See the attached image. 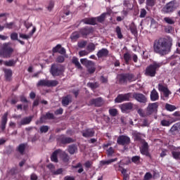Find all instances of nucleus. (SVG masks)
Masks as SVG:
<instances>
[{
    "label": "nucleus",
    "mask_w": 180,
    "mask_h": 180,
    "mask_svg": "<svg viewBox=\"0 0 180 180\" xmlns=\"http://www.w3.org/2000/svg\"><path fill=\"white\" fill-rule=\"evenodd\" d=\"M172 49V38L171 37H160L153 42V51L161 57L171 53Z\"/></svg>",
    "instance_id": "1"
},
{
    "label": "nucleus",
    "mask_w": 180,
    "mask_h": 180,
    "mask_svg": "<svg viewBox=\"0 0 180 180\" xmlns=\"http://www.w3.org/2000/svg\"><path fill=\"white\" fill-rule=\"evenodd\" d=\"M162 67V62H155L154 61L153 64L149 65L145 70L144 75L146 77H150L153 78L155 77L157 74V70Z\"/></svg>",
    "instance_id": "2"
},
{
    "label": "nucleus",
    "mask_w": 180,
    "mask_h": 180,
    "mask_svg": "<svg viewBox=\"0 0 180 180\" xmlns=\"http://www.w3.org/2000/svg\"><path fill=\"white\" fill-rule=\"evenodd\" d=\"M13 49L11 47L10 43H4L0 50V57L3 58H11L13 54Z\"/></svg>",
    "instance_id": "3"
},
{
    "label": "nucleus",
    "mask_w": 180,
    "mask_h": 180,
    "mask_svg": "<svg viewBox=\"0 0 180 180\" xmlns=\"http://www.w3.org/2000/svg\"><path fill=\"white\" fill-rule=\"evenodd\" d=\"M158 89L159 92L163 93V96H161V99L162 101H168L169 99V96L172 92L169 91V89H168V86L165 84L164 82H160L158 84Z\"/></svg>",
    "instance_id": "4"
},
{
    "label": "nucleus",
    "mask_w": 180,
    "mask_h": 180,
    "mask_svg": "<svg viewBox=\"0 0 180 180\" xmlns=\"http://www.w3.org/2000/svg\"><path fill=\"white\" fill-rule=\"evenodd\" d=\"M65 71V68L61 64L51 65L50 72L53 77H60L63 75Z\"/></svg>",
    "instance_id": "5"
},
{
    "label": "nucleus",
    "mask_w": 180,
    "mask_h": 180,
    "mask_svg": "<svg viewBox=\"0 0 180 180\" xmlns=\"http://www.w3.org/2000/svg\"><path fill=\"white\" fill-rule=\"evenodd\" d=\"M176 5V0H172L165 5L162 11L163 13L171 14L174 13L176 9H178V6Z\"/></svg>",
    "instance_id": "6"
},
{
    "label": "nucleus",
    "mask_w": 180,
    "mask_h": 180,
    "mask_svg": "<svg viewBox=\"0 0 180 180\" xmlns=\"http://www.w3.org/2000/svg\"><path fill=\"white\" fill-rule=\"evenodd\" d=\"M80 63L82 65H85L87 68L89 74H94L96 68H95V63L92 60H89L86 58L80 59Z\"/></svg>",
    "instance_id": "7"
},
{
    "label": "nucleus",
    "mask_w": 180,
    "mask_h": 180,
    "mask_svg": "<svg viewBox=\"0 0 180 180\" xmlns=\"http://www.w3.org/2000/svg\"><path fill=\"white\" fill-rule=\"evenodd\" d=\"M133 75L129 73H122L117 75V79L120 84H127L133 81Z\"/></svg>",
    "instance_id": "8"
},
{
    "label": "nucleus",
    "mask_w": 180,
    "mask_h": 180,
    "mask_svg": "<svg viewBox=\"0 0 180 180\" xmlns=\"http://www.w3.org/2000/svg\"><path fill=\"white\" fill-rule=\"evenodd\" d=\"M132 97L131 93H128L125 94H119L117 98L115 99V103H122V102H126L130 101V98Z\"/></svg>",
    "instance_id": "9"
},
{
    "label": "nucleus",
    "mask_w": 180,
    "mask_h": 180,
    "mask_svg": "<svg viewBox=\"0 0 180 180\" xmlns=\"http://www.w3.org/2000/svg\"><path fill=\"white\" fill-rule=\"evenodd\" d=\"M117 143L119 146H128V144H130V137L126 135H121L118 136Z\"/></svg>",
    "instance_id": "10"
},
{
    "label": "nucleus",
    "mask_w": 180,
    "mask_h": 180,
    "mask_svg": "<svg viewBox=\"0 0 180 180\" xmlns=\"http://www.w3.org/2000/svg\"><path fill=\"white\" fill-rule=\"evenodd\" d=\"M132 97L139 103H147V97L141 93H133Z\"/></svg>",
    "instance_id": "11"
},
{
    "label": "nucleus",
    "mask_w": 180,
    "mask_h": 180,
    "mask_svg": "<svg viewBox=\"0 0 180 180\" xmlns=\"http://www.w3.org/2000/svg\"><path fill=\"white\" fill-rule=\"evenodd\" d=\"M158 109V103H149L146 108L147 115L150 116V115H153V113H155Z\"/></svg>",
    "instance_id": "12"
},
{
    "label": "nucleus",
    "mask_w": 180,
    "mask_h": 180,
    "mask_svg": "<svg viewBox=\"0 0 180 180\" xmlns=\"http://www.w3.org/2000/svg\"><path fill=\"white\" fill-rule=\"evenodd\" d=\"M148 143L143 142L142 146L140 147V153L142 155H146V157H151L150 152L148 151Z\"/></svg>",
    "instance_id": "13"
},
{
    "label": "nucleus",
    "mask_w": 180,
    "mask_h": 180,
    "mask_svg": "<svg viewBox=\"0 0 180 180\" xmlns=\"http://www.w3.org/2000/svg\"><path fill=\"white\" fill-rule=\"evenodd\" d=\"M120 108L122 113H126L128 110H131L133 109V103H125L120 105Z\"/></svg>",
    "instance_id": "14"
},
{
    "label": "nucleus",
    "mask_w": 180,
    "mask_h": 180,
    "mask_svg": "<svg viewBox=\"0 0 180 180\" xmlns=\"http://www.w3.org/2000/svg\"><path fill=\"white\" fill-rule=\"evenodd\" d=\"M58 141L62 144H70V143H74V139L70 137H67L64 135H60L58 138Z\"/></svg>",
    "instance_id": "15"
},
{
    "label": "nucleus",
    "mask_w": 180,
    "mask_h": 180,
    "mask_svg": "<svg viewBox=\"0 0 180 180\" xmlns=\"http://www.w3.org/2000/svg\"><path fill=\"white\" fill-rule=\"evenodd\" d=\"M102 102H103L102 98L98 97L97 98H93V99L90 100L89 102V105H94V106L99 108V107L102 106V103H103Z\"/></svg>",
    "instance_id": "16"
},
{
    "label": "nucleus",
    "mask_w": 180,
    "mask_h": 180,
    "mask_svg": "<svg viewBox=\"0 0 180 180\" xmlns=\"http://www.w3.org/2000/svg\"><path fill=\"white\" fill-rule=\"evenodd\" d=\"M82 136L86 139L94 137V136H95V130L91 128L86 129L82 131Z\"/></svg>",
    "instance_id": "17"
},
{
    "label": "nucleus",
    "mask_w": 180,
    "mask_h": 180,
    "mask_svg": "<svg viewBox=\"0 0 180 180\" xmlns=\"http://www.w3.org/2000/svg\"><path fill=\"white\" fill-rule=\"evenodd\" d=\"M96 56L98 58H103V57H108V56H109V50H108L106 48H103L97 52Z\"/></svg>",
    "instance_id": "18"
},
{
    "label": "nucleus",
    "mask_w": 180,
    "mask_h": 180,
    "mask_svg": "<svg viewBox=\"0 0 180 180\" xmlns=\"http://www.w3.org/2000/svg\"><path fill=\"white\" fill-rule=\"evenodd\" d=\"M32 120H33V116L25 117L20 121V126L30 124V123H32Z\"/></svg>",
    "instance_id": "19"
},
{
    "label": "nucleus",
    "mask_w": 180,
    "mask_h": 180,
    "mask_svg": "<svg viewBox=\"0 0 180 180\" xmlns=\"http://www.w3.org/2000/svg\"><path fill=\"white\" fill-rule=\"evenodd\" d=\"M106 16H110V13L109 12L103 13L100 16L94 18V19H96V22H98V23H103L105 19H106Z\"/></svg>",
    "instance_id": "20"
},
{
    "label": "nucleus",
    "mask_w": 180,
    "mask_h": 180,
    "mask_svg": "<svg viewBox=\"0 0 180 180\" xmlns=\"http://www.w3.org/2000/svg\"><path fill=\"white\" fill-rule=\"evenodd\" d=\"M6 123H8V112H5L1 117V129L2 131L6 129Z\"/></svg>",
    "instance_id": "21"
},
{
    "label": "nucleus",
    "mask_w": 180,
    "mask_h": 180,
    "mask_svg": "<svg viewBox=\"0 0 180 180\" xmlns=\"http://www.w3.org/2000/svg\"><path fill=\"white\" fill-rule=\"evenodd\" d=\"M72 102V97L71 95H67L62 98L63 106L67 107Z\"/></svg>",
    "instance_id": "22"
},
{
    "label": "nucleus",
    "mask_w": 180,
    "mask_h": 180,
    "mask_svg": "<svg viewBox=\"0 0 180 180\" xmlns=\"http://www.w3.org/2000/svg\"><path fill=\"white\" fill-rule=\"evenodd\" d=\"M4 75L6 81L8 82H10V81H12V75H13V72H12V70L11 69H4Z\"/></svg>",
    "instance_id": "23"
},
{
    "label": "nucleus",
    "mask_w": 180,
    "mask_h": 180,
    "mask_svg": "<svg viewBox=\"0 0 180 180\" xmlns=\"http://www.w3.org/2000/svg\"><path fill=\"white\" fill-rule=\"evenodd\" d=\"M79 33L83 36V37H84V36H88L92 33V28L89 27H83L80 29Z\"/></svg>",
    "instance_id": "24"
},
{
    "label": "nucleus",
    "mask_w": 180,
    "mask_h": 180,
    "mask_svg": "<svg viewBox=\"0 0 180 180\" xmlns=\"http://www.w3.org/2000/svg\"><path fill=\"white\" fill-rule=\"evenodd\" d=\"M158 99H160L158 92L157 90H155V89H153L150 92V101H152V102H155V101H158Z\"/></svg>",
    "instance_id": "25"
},
{
    "label": "nucleus",
    "mask_w": 180,
    "mask_h": 180,
    "mask_svg": "<svg viewBox=\"0 0 180 180\" xmlns=\"http://www.w3.org/2000/svg\"><path fill=\"white\" fill-rule=\"evenodd\" d=\"M61 152V149H58L55 150L51 156V160L53 162H58V159L57 158V155H60V153Z\"/></svg>",
    "instance_id": "26"
},
{
    "label": "nucleus",
    "mask_w": 180,
    "mask_h": 180,
    "mask_svg": "<svg viewBox=\"0 0 180 180\" xmlns=\"http://www.w3.org/2000/svg\"><path fill=\"white\" fill-rule=\"evenodd\" d=\"M26 146H27V144L26 143H21L20 144L17 148H16V151H18V153H20V154L21 155H23L25 154V151L26 150Z\"/></svg>",
    "instance_id": "27"
},
{
    "label": "nucleus",
    "mask_w": 180,
    "mask_h": 180,
    "mask_svg": "<svg viewBox=\"0 0 180 180\" xmlns=\"http://www.w3.org/2000/svg\"><path fill=\"white\" fill-rule=\"evenodd\" d=\"M10 37L11 40H13V41L17 40V41H18V43H20L22 46H25V41L19 39L18 33L12 32L10 35Z\"/></svg>",
    "instance_id": "28"
},
{
    "label": "nucleus",
    "mask_w": 180,
    "mask_h": 180,
    "mask_svg": "<svg viewBox=\"0 0 180 180\" xmlns=\"http://www.w3.org/2000/svg\"><path fill=\"white\" fill-rule=\"evenodd\" d=\"M172 155L174 160H180V147L174 148L172 151Z\"/></svg>",
    "instance_id": "29"
},
{
    "label": "nucleus",
    "mask_w": 180,
    "mask_h": 180,
    "mask_svg": "<svg viewBox=\"0 0 180 180\" xmlns=\"http://www.w3.org/2000/svg\"><path fill=\"white\" fill-rule=\"evenodd\" d=\"M116 161H117V158H115L114 159H110L108 160H101L100 162V165H101V167H103L105 165H110V164H112V162H116Z\"/></svg>",
    "instance_id": "30"
},
{
    "label": "nucleus",
    "mask_w": 180,
    "mask_h": 180,
    "mask_svg": "<svg viewBox=\"0 0 180 180\" xmlns=\"http://www.w3.org/2000/svg\"><path fill=\"white\" fill-rule=\"evenodd\" d=\"M85 25H96V18H85L82 20Z\"/></svg>",
    "instance_id": "31"
},
{
    "label": "nucleus",
    "mask_w": 180,
    "mask_h": 180,
    "mask_svg": "<svg viewBox=\"0 0 180 180\" xmlns=\"http://www.w3.org/2000/svg\"><path fill=\"white\" fill-rule=\"evenodd\" d=\"M18 60L19 59L17 58L16 60L11 59V60L5 61L4 65H6V67H15V65H16V63H18Z\"/></svg>",
    "instance_id": "32"
},
{
    "label": "nucleus",
    "mask_w": 180,
    "mask_h": 180,
    "mask_svg": "<svg viewBox=\"0 0 180 180\" xmlns=\"http://www.w3.org/2000/svg\"><path fill=\"white\" fill-rule=\"evenodd\" d=\"M169 133L171 134L175 135V134H179V130L178 129L177 123L174 124L171 129H169Z\"/></svg>",
    "instance_id": "33"
},
{
    "label": "nucleus",
    "mask_w": 180,
    "mask_h": 180,
    "mask_svg": "<svg viewBox=\"0 0 180 180\" xmlns=\"http://www.w3.org/2000/svg\"><path fill=\"white\" fill-rule=\"evenodd\" d=\"M60 157H61L63 161H64V162H68L69 160H70V156H68V154H67L65 152L63 151L60 150Z\"/></svg>",
    "instance_id": "34"
},
{
    "label": "nucleus",
    "mask_w": 180,
    "mask_h": 180,
    "mask_svg": "<svg viewBox=\"0 0 180 180\" xmlns=\"http://www.w3.org/2000/svg\"><path fill=\"white\" fill-rule=\"evenodd\" d=\"M58 85V81L57 80H46V86H57Z\"/></svg>",
    "instance_id": "35"
},
{
    "label": "nucleus",
    "mask_w": 180,
    "mask_h": 180,
    "mask_svg": "<svg viewBox=\"0 0 180 180\" xmlns=\"http://www.w3.org/2000/svg\"><path fill=\"white\" fill-rule=\"evenodd\" d=\"M124 60L127 65H129L130 61L131 60V55L129 52H126L124 53Z\"/></svg>",
    "instance_id": "36"
},
{
    "label": "nucleus",
    "mask_w": 180,
    "mask_h": 180,
    "mask_svg": "<svg viewBox=\"0 0 180 180\" xmlns=\"http://www.w3.org/2000/svg\"><path fill=\"white\" fill-rule=\"evenodd\" d=\"M77 150H78V147L76 145H70L68 147V152L71 155L75 154V153H77Z\"/></svg>",
    "instance_id": "37"
},
{
    "label": "nucleus",
    "mask_w": 180,
    "mask_h": 180,
    "mask_svg": "<svg viewBox=\"0 0 180 180\" xmlns=\"http://www.w3.org/2000/svg\"><path fill=\"white\" fill-rule=\"evenodd\" d=\"M139 124L141 127H148V126H150V122L147 118H144L141 120Z\"/></svg>",
    "instance_id": "38"
},
{
    "label": "nucleus",
    "mask_w": 180,
    "mask_h": 180,
    "mask_svg": "<svg viewBox=\"0 0 180 180\" xmlns=\"http://www.w3.org/2000/svg\"><path fill=\"white\" fill-rule=\"evenodd\" d=\"M72 64H75V65L78 68L79 70L82 69V66L81 65V63H79V60H78L77 58L74 57L72 60Z\"/></svg>",
    "instance_id": "39"
},
{
    "label": "nucleus",
    "mask_w": 180,
    "mask_h": 180,
    "mask_svg": "<svg viewBox=\"0 0 180 180\" xmlns=\"http://www.w3.org/2000/svg\"><path fill=\"white\" fill-rule=\"evenodd\" d=\"M157 0H146V9L148 10V8H153L155 5Z\"/></svg>",
    "instance_id": "40"
},
{
    "label": "nucleus",
    "mask_w": 180,
    "mask_h": 180,
    "mask_svg": "<svg viewBox=\"0 0 180 180\" xmlns=\"http://www.w3.org/2000/svg\"><path fill=\"white\" fill-rule=\"evenodd\" d=\"M115 33H117V39H120V40L123 39V34H122V29L120 28V27H116Z\"/></svg>",
    "instance_id": "41"
},
{
    "label": "nucleus",
    "mask_w": 180,
    "mask_h": 180,
    "mask_svg": "<svg viewBox=\"0 0 180 180\" xmlns=\"http://www.w3.org/2000/svg\"><path fill=\"white\" fill-rule=\"evenodd\" d=\"M160 124L161 126H163V127H169V126L172 124V122H171L170 120H162L160 122Z\"/></svg>",
    "instance_id": "42"
},
{
    "label": "nucleus",
    "mask_w": 180,
    "mask_h": 180,
    "mask_svg": "<svg viewBox=\"0 0 180 180\" xmlns=\"http://www.w3.org/2000/svg\"><path fill=\"white\" fill-rule=\"evenodd\" d=\"M95 49H96V46L94 43L89 44L86 46V50L89 51V53H92L95 51Z\"/></svg>",
    "instance_id": "43"
},
{
    "label": "nucleus",
    "mask_w": 180,
    "mask_h": 180,
    "mask_svg": "<svg viewBox=\"0 0 180 180\" xmlns=\"http://www.w3.org/2000/svg\"><path fill=\"white\" fill-rule=\"evenodd\" d=\"M129 30L131 31V33L134 34V36H137V27L134 23H132L129 27Z\"/></svg>",
    "instance_id": "44"
},
{
    "label": "nucleus",
    "mask_w": 180,
    "mask_h": 180,
    "mask_svg": "<svg viewBox=\"0 0 180 180\" xmlns=\"http://www.w3.org/2000/svg\"><path fill=\"white\" fill-rule=\"evenodd\" d=\"M166 110L169 112H174V110H176V107L175 105H172L171 104L166 103L165 105Z\"/></svg>",
    "instance_id": "45"
},
{
    "label": "nucleus",
    "mask_w": 180,
    "mask_h": 180,
    "mask_svg": "<svg viewBox=\"0 0 180 180\" xmlns=\"http://www.w3.org/2000/svg\"><path fill=\"white\" fill-rule=\"evenodd\" d=\"M137 112L141 117H147V116H149L148 114H147V111L144 112L143 109L139 108Z\"/></svg>",
    "instance_id": "46"
},
{
    "label": "nucleus",
    "mask_w": 180,
    "mask_h": 180,
    "mask_svg": "<svg viewBox=\"0 0 180 180\" xmlns=\"http://www.w3.org/2000/svg\"><path fill=\"white\" fill-rule=\"evenodd\" d=\"M134 141H139V143H141L142 144L143 143H146V141H144V139H141V136H140V134H136L134 136Z\"/></svg>",
    "instance_id": "47"
},
{
    "label": "nucleus",
    "mask_w": 180,
    "mask_h": 180,
    "mask_svg": "<svg viewBox=\"0 0 180 180\" xmlns=\"http://www.w3.org/2000/svg\"><path fill=\"white\" fill-rule=\"evenodd\" d=\"M4 27H6V29H13L15 27H16V25H15V22H6L4 25Z\"/></svg>",
    "instance_id": "48"
},
{
    "label": "nucleus",
    "mask_w": 180,
    "mask_h": 180,
    "mask_svg": "<svg viewBox=\"0 0 180 180\" xmlns=\"http://www.w3.org/2000/svg\"><path fill=\"white\" fill-rule=\"evenodd\" d=\"M141 160V158H140V156H138V155H136L131 158V161L134 162V164H136L137 165L140 164Z\"/></svg>",
    "instance_id": "49"
},
{
    "label": "nucleus",
    "mask_w": 180,
    "mask_h": 180,
    "mask_svg": "<svg viewBox=\"0 0 180 180\" xmlns=\"http://www.w3.org/2000/svg\"><path fill=\"white\" fill-rule=\"evenodd\" d=\"M164 21L167 23L168 25H174L175 24V20H174L172 18L169 17H165L164 18Z\"/></svg>",
    "instance_id": "50"
},
{
    "label": "nucleus",
    "mask_w": 180,
    "mask_h": 180,
    "mask_svg": "<svg viewBox=\"0 0 180 180\" xmlns=\"http://www.w3.org/2000/svg\"><path fill=\"white\" fill-rule=\"evenodd\" d=\"M71 40H77V39H79V32H74L70 36Z\"/></svg>",
    "instance_id": "51"
},
{
    "label": "nucleus",
    "mask_w": 180,
    "mask_h": 180,
    "mask_svg": "<svg viewBox=\"0 0 180 180\" xmlns=\"http://www.w3.org/2000/svg\"><path fill=\"white\" fill-rule=\"evenodd\" d=\"M53 8H54V1H50L48 3V6H47V7H46L47 11H48L49 12H51V11H53Z\"/></svg>",
    "instance_id": "52"
},
{
    "label": "nucleus",
    "mask_w": 180,
    "mask_h": 180,
    "mask_svg": "<svg viewBox=\"0 0 180 180\" xmlns=\"http://www.w3.org/2000/svg\"><path fill=\"white\" fill-rule=\"evenodd\" d=\"M109 113H110V116H112V117H115V116L117 115V109L110 108L109 110Z\"/></svg>",
    "instance_id": "53"
},
{
    "label": "nucleus",
    "mask_w": 180,
    "mask_h": 180,
    "mask_svg": "<svg viewBox=\"0 0 180 180\" xmlns=\"http://www.w3.org/2000/svg\"><path fill=\"white\" fill-rule=\"evenodd\" d=\"M87 43L88 42L86 41H80L77 43V46L79 49H84V47L86 46Z\"/></svg>",
    "instance_id": "54"
},
{
    "label": "nucleus",
    "mask_w": 180,
    "mask_h": 180,
    "mask_svg": "<svg viewBox=\"0 0 180 180\" xmlns=\"http://www.w3.org/2000/svg\"><path fill=\"white\" fill-rule=\"evenodd\" d=\"M113 154H115V149L112 147H110L107 150V155H108V157H112V155H113Z\"/></svg>",
    "instance_id": "55"
},
{
    "label": "nucleus",
    "mask_w": 180,
    "mask_h": 180,
    "mask_svg": "<svg viewBox=\"0 0 180 180\" xmlns=\"http://www.w3.org/2000/svg\"><path fill=\"white\" fill-rule=\"evenodd\" d=\"M87 86L89 88H91V89H96V88H98V86H99V84H98V83H92V82H89L87 84Z\"/></svg>",
    "instance_id": "56"
},
{
    "label": "nucleus",
    "mask_w": 180,
    "mask_h": 180,
    "mask_svg": "<svg viewBox=\"0 0 180 180\" xmlns=\"http://www.w3.org/2000/svg\"><path fill=\"white\" fill-rule=\"evenodd\" d=\"M19 36L20 37V39H23V40H29V39H30V34H22V33H20L19 34Z\"/></svg>",
    "instance_id": "57"
},
{
    "label": "nucleus",
    "mask_w": 180,
    "mask_h": 180,
    "mask_svg": "<svg viewBox=\"0 0 180 180\" xmlns=\"http://www.w3.org/2000/svg\"><path fill=\"white\" fill-rule=\"evenodd\" d=\"M37 88H40V86H46V80L41 79L40 81H39L37 84Z\"/></svg>",
    "instance_id": "58"
},
{
    "label": "nucleus",
    "mask_w": 180,
    "mask_h": 180,
    "mask_svg": "<svg viewBox=\"0 0 180 180\" xmlns=\"http://www.w3.org/2000/svg\"><path fill=\"white\" fill-rule=\"evenodd\" d=\"M46 122V115H42L40 117V120L36 122V124H40L41 123H45Z\"/></svg>",
    "instance_id": "59"
},
{
    "label": "nucleus",
    "mask_w": 180,
    "mask_h": 180,
    "mask_svg": "<svg viewBox=\"0 0 180 180\" xmlns=\"http://www.w3.org/2000/svg\"><path fill=\"white\" fill-rule=\"evenodd\" d=\"M147 15V11L145 8H141L139 18H144Z\"/></svg>",
    "instance_id": "60"
},
{
    "label": "nucleus",
    "mask_w": 180,
    "mask_h": 180,
    "mask_svg": "<svg viewBox=\"0 0 180 180\" xmlns=\"http://www.w3.org/2000/svg\"><path fill=\"white\" fill-rule=\"evenodd\" d=\"M88 54H89V52L86 50L80 51L79 52V57H85V56H88Z\"/></svg>",
    "instance_id": "61"
},
{
    "label": "nucleus",
    "mask_w": 180,
    "mask_h": 180,
    "mask_svg": "<svg viewBox=\"0 0 180 180\" xmlns=\"http://www.w3.org/2000/svg\"><path fill=\"white\" fill-rule=\"evenodd\" d=\"M46 167L49 168V171H51L52 174L54 173V171L56 170V167L53 164H49L46 166Z\"/></svg>",
    "instance_id": "62"
},
{
    "label": "nucleus",
    "mask_w": 180,
    "mask_h": 180,
    "mask_svg": "<svg viewBox=\"0 0 180 180\" xmlns=\"http://www.w3.org/2000/svg\"><path fill=\"white\" fill-rule=\"evenodd\" d=\"M152 178H153V174H151V173H150V172L146 173V174L144 176V179L145 180H150Z\"/></svg>",
    "instance_id": "63"
},
{
    "label": "nucleus",
    "mask_w": 180,
    "mask_h": 180,
    "mask_svg": "<svg viewBox=\"0 0 180 180\" xmlns=\"http://www.w3.org/2000/svg\"><path fill=\"white\" fill-rule=\"evenodd\" d=\"M65 58L63 56H59L56 58V63H64Z\"/></svg>",
    "instance_id": "64"
}]
</instances>
